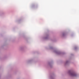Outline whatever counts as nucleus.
Wrapping results in <instances>:
<instances>
[{
    "label": "nucleus",
    "mask_w": 79,
    "mask_h": 79,
    "mask_svg": "<svg viewBox=\"0 0 79 79\" xmlns=\"http://www.w3.org/2000/svg\"><path fill=\"white\" fill-rule=\"evenodd\" d=\"M70 74L72 76H76V74L74 73H71Z\"/></svg>",
    "instance_id": "obj_1"
}]
</instances>
